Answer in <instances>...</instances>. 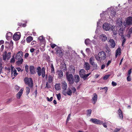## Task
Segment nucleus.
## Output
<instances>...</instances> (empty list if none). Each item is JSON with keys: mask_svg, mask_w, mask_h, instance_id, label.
<instances>
[{"mask_svg": "<svg viewBox=\"0 0 132 132\" xmlns=\"http://www.w3.org/2000/svg\"><path fill=\"white\" fill-rule=\"evenodd\" d=\"M103 28L105 31H108L111 29L114 35H116L117 34L116 27L113 26H111L109 23H104L103 24Z\"/></svg>", "mask_w": 132, "mask_h": 132, "instance_id": "nucleus-1", "label": "nucleus"}, {"mask_svg": "<svg viewBox=\"0 0 132 132\" xmlns=\"http://www.w3.org/2000/svg\"><path fill=\"white\" fill-rule=\"evenodd\" d=\"M94 56L96 60L101 62L105 59L106 55L104 52L102 51L99 52L97 55H95Z\"/></svg>", "mask_w": 132, "mask_h": 132, "instance_id": "nucleus-2", "label": "nucleus"}, {"mask_svg": "<svg viewBox=\"0 0 132 132\" xmlns=\"http://www.w3.org/2000/svg\"><path fill=\"white\" fill-rule=\"evenodd\" d=\"M23 53L21 51H19L17 53L15 56V59L18 60L17 62L18 64H22L23 61V59L22 58Z\"/></svg>", "mask_w": 132, "mask_h": 132, "instance_id": "nucleus-3", "label": "nucleus"}, {"mask_svg": "<svg viewBox=\"0 0 132 132\" xmlns=\"http://www.w3.org/2000/svg\"><path fill=\"white\" fill-rule=\"evenodd\" d=\"M37 72L39 76H40L42 75L43 77L44 78L45 77V71L44 67H43L41 69L40 67H38L37 69Z\"/></svg>", "mask_w": 132, "mask_h": 132, "instance_id": "nucleus-4", "label": "nucleus"}, {"mask_svg": "<svg viewBox=\"0 0 132 132\" xmlns=\"http://www.w3.org/2000/svg\"><path fill=\"white\" fill-rule=\"evenodd\" d=\"M24 81L25 84L28 85L30 88H32L33 86V83L31 78L26 77L24 79Z\"/></svg>", "mask_w": 132, "mask_h": 132, "instance_id": "nucleus-5", "label": "nucleus"}, {"mask_svg": "<svg viewBox=\"0 0 132 132\" xmlns=\"http://www.w3.org/2000/svg\"><path fill=\"white\" fill-rule=\"evenodd\" d=\"M123 24L125 27L132 24V17L131 16L128 17L125 21Z\"/></svg>", "mask_w": 132, "mask_h": 132, "instance_id": "nucleus-6", "label": "nucleus"}, {"mask_svg": "<svg viewBox=\"0 0 132 132\" xmlns=\"http://www.w3.org/2000/svg\"><path fill=\"white\" fill-rule=\"evenodd\" d=\"M66 77L70 84H72L73 83L74 78L72 74H69L68 72H67L66 74Z\"/></svg>", "mask_w": 132, "mask_h": 132, "instance_id": "nucleus-7", "label": "nucleus"}, {"mask_svg": "<svg viewBox=\"0 0 132 132\" xmlns=\"http://www.w3.org/2000/svg\"><path fill=\"white\" fill-rule=\"evenodd\" d=\"M11 53L9 52L7 53L6 51H5L3 55V60H5L6 59L9 60L11 57Z\"/></svg>", "mask_w": 132, "mask_h": 132, "instance_id": "nucleus-8", "label": "nucleus"}, {"mask_svg": "<svg viewBox=\"0 0 132 132\" xmlns=\"http://www.w3.org/2000/svg\"><path fill=\"white\" fill-rule=\"evenodd\" d=\"M11 76L13 79L15 77H16L18 75V73L16 69L14 68V67L12 65L11 67Z\"/></svg>", "mask_w": 132, "mask_h": 132, "instance_id": "nucleus-9", "label": "nucleus"}, {"mask_svg": "<svg viewBox=\"0 0 132 132\" xmlns=\"http://www.w3.org/2000/svg\"><path fill=\"white\" fill-rule=\"evenodd\" d=\"M108 13L109 12L110 13V15L111 16L114 17L116 14V13L114 11V9L112 7L110 8H108Z\"/></svg>", "mask_w": 132, "mask_h": 132, "instance_id": "nucleus-10", "label": "nucleus"}, {"mask_svg": "<svg viewBox=\"0 0 132 132\" xmlns=\"http://www.w3.org/2000/svg\"><path fill=\"white\" fill-rule=\"evenodd\" d=\"M20 33L19 32L15 33L13 35V39L15 40H19L20 38Z\"/></svg>", "mask_w": 132, "mask_h": 132, "instance_id": "nucleus-11", "label": "nucleus"}, {"mask_svg": "<svg viewBox=\"0 0 132 132\" xmlns=\"http://www.w3.org/2000/svg\"><path fill=\"white\" fill-rule=\"evenodd\" d=\"M93 97L92 99V102L94 104H95L97 101V96L95 93L93 94Z\"/></svg>", "mask_w": 132, "mask_h": 132, "instance_id": "nucleus-12", "label": "nucleus"}, {"mask_svg": "<svg viewBox=\"0 0 132 132\" xmlns=\"http://www.w3.org/2000/svg\"><path fill=\"white\" fill-rule=\"evenodd\" d=\"M56 73L58 75V77L59 79L61 78L63 75V72L61 70H57L56 72Z\"/></svg>", "mask_w": 132, "mask_h": 132, "instance_id": "nucleus-13", "label": "nucleus"}, {"mask_svg": "<svg viewBox=\"0 0 132 132\" xmlns=\"http://www.w3.org/2000/svg\"><path fill=\"white\" fill-rule=\"evenodd\" d=\"M61 86L63 91L66 90L67 88V83L65 81H63L61 82Z\"/></svg>", "mask_w": 132, "mask_h": 132, "instance_id": "nucleus-14", "label": "nucleus"}, {"mask_svg": "<svg viewBox=\"0 0 132 132\" xmlns=\"http://www.w3.org/2000/svg\"><path fill=\"white\" fill-rule=\"evenodd\" d=\"M65 91H63L62 93L63 95L65 96L67 94L69 96L71 95L72 92L70 89L69 88L67 92Z\"/></svg>", "mask_w": 132, "mask_h": 132, "instance_id": "nucleus-15", "label": "nucleus"}, {"mask_svg": "<svg viewBox=\"0 0 132 132\" xmlns=\"http://www.w3.org/2000/svg\"><path fill=\"white\" fill-rule=\"evenodd\" d=\"M23 88H22L19 91L16 95V97L18 99H19L21 97L23 94Z\"/></svg>", "mask_w": 132, "mask_h": 132, "instance_id": "nucleus-16", "label": "nucleus"}, {"mask_svg": "<svg viewBox=\"0 0 132 132\" xmlns=\"http://www.w3.org/2000/svg\"><path fill=\"white\" fill-rule=\"evenodd\" d=\"M100 39L102 42H105L107 39L106 36L103 34H102L99 36Z\"/></svg>", "mask_w": 132, "mask_h": 132, "instance_id": "nucleus-17", "label": "nucleus"}, {"mask_svg": "<svg viewBox=\"0 0 132 132\" xmlns=\"http://www.w3.org/2000/svg\"><path fill=\"white\" fill-rule=\"evenodd\" d=\"M49 65L51 68V72L52 75H54L55 74V71L54 68V67L53 65V64L52 63V62H50Z\"/></svg>", "mask_w": 132, "mask_h": 132, "instance_id": "nucleus-18", "label": "nucleus"}, {"mask_svg": "<svg viewBox=\"0 0 132 132\" xmlns=\"http://www.w3.org/2000/svg\"><path fill=\"white\" fill-rule=\"evenodd\" d=\"M110 43V45L112 48L116 46V43L113 39H111L109 40Z\"/></svg>", "mask_w": 132, "mask_h": 132, "instance_id": "nucleus-19", "label": "nucleus"}, {"mask_svg": "<svg viewBox=\"0 0 132 132\" xmlns=\"http://www.w3.org/2000/svg\"><path fill=\"white\" fill-rule=\"evenodd\" d=\"M121 53V49L119 47L116 50V57H117L118 55H120Z\"/></svg>", "mask_w": 132, "mask_h": 132, "instance_id": "nucleus-20", "label": "nucleus"}, {"mask_svg": "<svg viewBox=\"0 0 132 132\" xmlns=\"http://www.w3.org/2000/svg\"><path fill=\"white\" fill-rule=\"evenodd\" d=\"M121 38L122 42V45L123 46V45L125 43L126 41V39L124 35H122L121 36Z\"/></svg>", "mask_w": 132, "mask_h": 132, "instance_id": "nucleus-21", "label": "nucleus"}, {"mask_svg": "<svg viewBox=\"0 0 132 132\" xmlns=\"http://www.w3.org/2000/svg\"><path fill=\"white\" fill-rule=\"evenodd\" d=\"M84 67L86 70H88L90 68V65L88 62H85L84 65Z\"/></svg>", "mask_w": 132, "mask_h": 132, "instance_id": "nucleus-22", "label": "nucleus"}, {"mask_svg": "<svg viewBox=\"0 0 132 132\" xmlns=\"http://www.w3.org/2000/svg\"><path fill=\"white\" fill-rule=\"evenodd\" d=\"M85 71L84 69H81L80 70L79 75L81 77L85 74Z\"/></svg>", "mask_w": 132, "mask_h": 132, "instance_id": "nucleus-23", "label": "nucleus"}, {"mask_svg": "<svg viewBox=\"0 0 132 132\" xmlns=\"http://www.w3.org/2000/svg\"><path fill=\"white\" fill-rule=\"evenodd\" d=\"M80 77L78 75H75V81L76 83H77L80 81Z\"/></svg>", "mask_w": 132, "mask_h": 132, "instance_id": "nucleus-24", "label": "nucleus"}, {"mask_svg": "<svg viewBox=\"0 0 132 132\" xmlns=\"http://www.w3.org/2000/svg\"><path fill=\"white\" fill-rule=\"evenodd\" d=\"M118 114L119 115L120 118L121 119L123 118V114L121 110L120 109L118 110Z\"/></svg>", "mask_w": 132, "mask_h": 132, "instance_id": "nucleus-25", "label": "nucleus"}, {"mask_svg": "<svg viewBox=\"0 0 132 132\" xmlns=\"http://www.w3.org/2000/svg\"><path fill=\"white\" fill-rule=\"evenodd\" d=\"M30 71L31 74H33L35 73L34 67L33 66H31L30 67Z\"/></svg>", "mask_w": 132, "mask_h": 132, "instance_id": "nucleus-26", "label": "nucleus"}, {"mask_svg": "<svg viewBox=\"0 0 132 132\" xmlns=\"http://www.w3.org/2000/svg\"><path fill=\"white\" fill-rule=\"evenodd\" d=\"M33 39V38L31 36H29L27 38L26 40L27 43H30Z\"/></svg>", "mask_w": 132, "mask_h": 132, "instance_id": "nucleus-27", "label": "nucleus"}, {"mask_svg": "<svg viewBox=\"0 0 132 132\" xmlns=\"http://www.w3.org/2000/svg\"><path fill=\"white\" fill-rule=\"evenodd\" d=\"M85 43L86 45L90 44L91 43V41L89 39H86L85 41Z\"/></svg>", "mask_w": 132, "mask_h": 132, "instance_id": "nucleus-28", "label": "nucleus"}, {"mask_svg": "<svg viewBox=\"0 0 132 132\" xmlns=\"http://www.w3.org/2000/svg\"><path fill=\"white\" fill-rule=\"evenodd\" d=\"M53 77L49 75L48 77V82L50 83H52L53 81Z\"/></svg>", "mask_w": 132, "mask_h": 132, "instance_id": "nucleus-29", "label": "nucleus"}, {"mask_svg": "<svg viewBox=\"0 0 132 132\" xmlns=\"http://www.w3.org/2000/svg\"><path fill=\"white\" fill-rule=\"evenodd\" d=\"M122 23V21L121 19H119L118 20V21L117 23V25L118 26H121Z\"/></svg>", "mask_w": 132, "mask_h": 132, "instance_id": "nucleus-30", "label": "nucleus"}, {"mask_svg": "<svg viewBox=\"0 0 132 132\" xmlns=\"http://www.w3.org/2000/svg\"><path fill=\"white\" fill-rule=\"evenodd\" d=\"M90 74V73H88L87 74H85L84 75H83L82 77H81V78H83L84 80H85L87 79V77Z\"/></svg>", "mask_w": 132, "mask_h": 132, "instance_id": "nucleus-31", "label": "nucleus"}, {"mask_svg": "<svg viewBox=\"0 0 132 132\" xmlns=\"http://www.w3.org/2000/svg\"><path fill=\"white\" fill-rule=\"evenodd\" d=\"M12 35V34L11 32H9L7 33L6 37V39H9L10 37H11Z\"/></svg>", "mask_w": 132, "mask_h": 132, "instance_id": "nucleus-32", "label": "nucleus"}, {"mask_svg": "<svg viewBox=\"0 0 132 132\" xmlns=\"http://www.w3.org/2000/svg\"><path fill=\"white\" fill-rule=\"evenodd\" d=\"M61 69L64 71H65L67 70L66 65L64 63L63 64L61 67Z\"/></svg>", "mask_w": 132, "mask_h": 132, "instance_id": "nucleus-33", "label": "nucleus"}, {"mask_svg": "<svg viewBox=\"0 0 132 132\" xmlns=\"http://www.w3.org/2000/svg\"><path fill=\"white\" fill-rule=\"evenodd\" d=\"M95 59L93 56L91 57L89 59V63L91 64L94 63V61Z\"/></svg>", "mask_w": 132, "mask_h": 132, "instance_id": "nucleus-34", "label": "nucleus"}, {"mask_svg": "<svg viewBox=\"0 0 132 132\" xmlns=\"http://www.w3.org/2000/svg\"><path fill=\"white\" fill-rule=\"evenodd\" d=\"M55 88L57 90H59L60 89V84H56L55 85Z\"/></svg>", "mask_w": 132, "mask_h": 132, "instance_id": "nucleus-35", "label": "nucleus"}, {"mask_svg": "<svg viewBox=\"0 0 132 132\" xmlns=\"http://www.w3.org/2000/svg\"><path fill=\"white\" fill-rule=\"evenodd\" d=\"M97 119H90V121H92V122H93L95 124H96L97 121Z\"/></svg>", "mask_w": 132, "mask_h": 132, "instance_id": "nucleus-36", "label": "nucleus"}, {"mask_svg": "<svg viewBox=\"0 0 132 132\" xmlns=\"http://www.w3.org/2000/svg\"><path fill=\"white\" fill-rule=\"evenodd\" d=\"M91 65L93 66L94 68L95 69H97V65L96 63H95V62L91 64Z\"/></svg>", "mask_w": 132, "mask_h": 132, "instance_id": "nucleus-37", "label": "nucleus"}, {"mask_svg": "<svg viewBox=\"0 0 132 132\" xmlns=\"http://www.w3.org/2000/svg\"><path fill=\"white\" fill-rule=\"evenodd\" d=\"M26 94L27 95H28L30 92V89L28 87H26Z\"/></svg>", "mask_w": 132, "mask_h": 132, "instance_id": "nucleus-38", "label": "nucleus"}, {"mask_svg": "<svg viewBox=\"0 0 132 132\" xmlns=\"http://www.w3.org/2000/svg\"><path fill=\"white\" fill-rule=\"evenodd\" d=\"M38 39L40 42H43L44 40V38L42 36H40L38 38Z\"/></svg>", "mask_w": 132, "mask_h": 132, "instance_id": "nucleus-39", "label": "nucleus"}, {"mask_svg": "<svg viewBox=\"0 0 132 132\" xmlns=\"http://www.w3.org/2000/svg\"><path fill=\"white\" fill-rule=\"evenodd\" d=\"M13 44L12 42L11 41L10 44V46L9 47L10 49L11 50H12L13 48Z\"/></svg>", "mask_w": 132, "mask_h": 132, "instance_id": "nucleus-40", "label": "nucleus"}, {"mask_svg": "<svg viewBox=\"0 0 132 132\" xmlns=\"http://www.w3.org/2000/svg\"><path fill=\"white\" fill-rule=\"evenodd\" d=\"M15 59L14 58V55H13L12 56V58L10 62L11 63H14L15 62Z\"/></svg>", "mask_w": 132, "mask_h": 132, "instance_id": "nucleus-41", "label": "nucleus"}, {"mask_svg": "<svg viewBox=\"0 0 132 132\" xmlns=\"http://www.w3.org/2000/svg\"><path fill=\"white\" fill-rule=\"evenodd\" d=\"M56 52V53H57L59 51H60V50H61V48L59 47H57L56 48H55Z\"/></svg>", "mask_w": 132, "mask_h": 132, "instance_id": "nucleus-42", "label": "nucleus"}, {"mask_svg": "<svg viewBox=\"0 0 132 132\" xmlns=\"http://www.w3.org/2000/svg\"><path fill=\"white\" fill-rule=\"evenodd\" d=\"M110 76V75H106L104 77L103 79L104 80H106Z\"/></svg>", "mask_w": 132, "mask_h": 132, "instance_id": "nucleus-43", "label": "nucleus"}, {"mask_svg": "<svg viewBox=\"0 0 132 132\" xmlns=\"http://www.w3.org/2000/svg\"><path fill=\"white\" fill-rule=\"evenodd\" d=\"M103 121L98 119L96 124L101 125L103 124Z\"/></svg>", "mask_w": 132, "mask_h": 132, "instance_id": "nucleus-44", "label": "nucleus"}, {"mask_svg": "<svg viewBox=\"0 0 132 132\" xmlns=\"http://www.w3.org/2000/svg\"><path fill=\"white\" fill-rule=\"evenodd\" d=\"M92 110H88L87 111V115L90 116Z\"/></svg>", "mask_w": 132, "mask_h": 132, "instance_id": "nucleus-45", "label": "nucleus"}, {"mask_svg": "<svg viewBox=\"0 0 132 132\" xmlns=\"http://www.w3.org/2000/svg\"><path fill=\"white\" fill-rule=\"evenodd\" d=\"M57 97L58 100H60L61 98V96L60 94L56 95Z\"/></svg>", "mask_w": 132, "mask_h": 132, "instance_id": "nucleus-46", "label": "nucleus"}, {"mask_svg": "<svg viewBox=\"0 0 132 132\" xmlns=\"http://www.w3.org/2000/svg\"><path fill=\"white\" fill-rule=\"evenodd\" d=\"M3 68L2 67V64L0 62V75L2 71Z\"/></svg>", "mask_w": 132, "mask_h": 132, "instance_id": "nucleus-47", "label": "nucleus"}, {"mask_svg": "<svg viewBox=\"0 0 132 132\" xmlns=\"http://www.w3.org/2000/svg\"><path fill=\"white\" fill-rule=\"evenodd\" d=\"M86 51L88 54L90 53L91 52L90 49L88 48H86Z\"/></svg>", "mask_w": 132, "mask_h": 132, "instance_id": "nucleus-48", "label": "nucleus"}, {"mask_svg": "<svg viewBox=\"0 0 132 132\" xmlns=\"http://www.w3.org/2000/svg\"><path fill=\"white\" fill-rule=\"evenodd\" d=\"M72 92L73 93H75L76 91V89L74 87H72V88H71Z\"/></svg>", "mask_w": 132, "mask_h": 132, "instance_id": "nucleus-49", "label": "nucleus"}, {"mask_svg": "<svg viewBox=\"0 0 132 132\" xmlns=\"http://www.w3.org/2000/svg\"><path fill=\"white\" fill-rule=\"evenodd\" d=\"M71 116V114H69L68 115V117H67V121H66L67 122H68L69 120L70 119V118Z\"/></svg>", "mask_w": 132, "mask_h": 132, "instance_id": "nucleus-50", "label": "nucleus"}, {"mask_svg": "<svg viewBox=\"0 0 132 132\" xmlns=\"http://www.w3.org/2000/svg\"><path fill=\"white\" fill-rule=\"evenodd\" d=\"M131 70L132 69H130L128 71V76H130V75L131 73Z\"/></svg>", "mask_w": 132, "mask_h": 132, "instance_id": "nucleus-51", "label": "nucleus"}, {"mask_svg": "<svg viewBox=\"0 0 132 132\" xmlns=\"http://www.w3.org/2000/svg\"><path fill=\"white\" fill-rule=\"evenodd\" d=\"M50 45L51 47L52 48H54L56 46V45L55 44H51Z\"/></svg>", "mask_w": 132, "mask_h": 132, "instance_id": "nucleus-52", "label": "nucleus"}, {"mask_svg": "<svg viewBox=\"0 0 132 132\" xmlns=\"http://www.w3.org/2000/svg\"><path fill=\"white\" fill-rule=\"evenodd\" d=\"M127 80L128 81H129L131 80V78L130 77V76H128L127 78Z\"/></svg>", "mask_w": 132, "mask_h": 132, "instance_id": "nucleus-53", "label": "nucleus"}, {"mask_svg": "<svg viewBox=\"0 0 132 132\" xmlns=\"http://www.w3.org/2000/svg\"><path fill=\"white\" fill-rule=\"evenodd\" d=\"M50 85L48 84V82H47L46 83V88H50Z\"/></svg>", "mask_w": 132, "mask_h": 132, "instance_id": "nucleus-54", "label": "nucleus"}, {"mask_svg": "<svg viewBox=\"0 0 132 132\" xmlns=\"http://www.w3.org/2000/svg\"><path fill=\"white\" fill-rule=\"evenodd\" d=\"M18 25L19 26H22L23 27H25L26 26V25L25 24H22V23H18Z\"/></svg>", "mask_w": 132, "mask_h": 132, "instance_id": "nucleus-55", "label": "nucleus"}, {"mask_svg": "<svg viewBox=\"0 0 132 132\" xmlns=\"http://www.w3.org/2000/svg\"><path fill=\"white\" fill-rule=\"evenodd\" d=\"M112 85L113 86H115L117 85V84L116 82L112 81Z\"/></svg>", "mask_w": 132, "mask_h": 132, "instance_id": "nucleus-56", "label": "nucleus"}, {"mask_svg": "<svg viewBox=\"0 0 132 132\" xmlns=\"http://www.w3.org/2000/svg\"><path fill=\"white\" fill-rule=\"evenodd\" d=\"M25 70L27 72H28L29 71L28 70V67L27 65H26L25 67Z\"/></svg>", "mask_w": 132, "mask_h": 132, "instance_id": "nucleus-57", "label": "nucleus"}, {"mask_svg": "<svg viewBox=\"0 0 132 132\" xmlns=\"http://www.w3.org/2000/svg\"><path fill=\"white\" fill-rule=\"evenodd\" d=\"M120 130V128H116L113 131V132H117L119 131Z\"/></svg>", "mask_w": 132, "mask_h": 132, "instance_id": "nucleus-58", "label": "nucleus"}, {"mask_svg": "<svg viewBox=\"0 0 132 132\" xmlns=\"http://www.w3.org/2000/svg\"><path fill=\"white\" fill-rule=\"evenodd\" d=\"M47 98L48 101L50 102L52 101L53 100V97H51L50 98H49L48 97H47Z\"/></svg>", "mask_w": 132, "mask_h": 132, "instance_id": "nucleus-59", "label": "nucleus"}, {"mask_svg": "<svg viewBox=\"0 0 132 132\" xmlns=\"http://www.w3.org/2000/svg\"><path fill=\"white\" fill-rule=\"evenodd\" d=\"M103 127L105 128H106L107 127V124L106 123H103Z\"/></svg>", "mask_w": 132, "mask_h": 132, "instance_id": "nucleus-60", "label": "nucleus"}, {"mask_svg": "<svg viewBox=\"0 0 132 132\" xmlns=\"http://www.w3.org/2000/svg\"><path fill=\"white\" fill-rule=\"evenodd\" d=\"M29 54L28 53H26L24 55V57L25 58H27L29 56Z\"/></svg>", "mask_w": 132, "mask_h": 132, "instance_id": "nucleus-61", "label": "nucleus"}, {"mask_svg": "<svg viewBox=\"0 0 132 132\" xmlns=\"http://www.w3.org/2000/svg\"><path fill=\"white\" fill-rule=\"evenodd\" d=\"M119 35L121 36L122 35H123V32L122 31H120L119 30Z\"/></svg>", "mask_w": 132, "mask_h": 132, "instance_id": "nucleus-62", "label": "nucleus"}, {"mask_svg": "<svg viewBox=\"0 0 132 132\" xmlns=\"http://www.w3.org/2000/svg\"><path fill=\"white\" fill-rule=\"evenodd\" d=\"M105 64H103L101 67V69H103L105 68Z\"/></svg>", "mask_w": 132, "mask_h": 132, "instance_id": "nucleus-63", "label": "nucleus"}, {"mask_svg": "<svg viewBox=\"0 0 132 132\" xmlns=\"http://www.w3.org/2000/svg\"><path fill=\"white\" fill-rule=\"evenodd\" d=\"M36 43V42L34 40L31 43V45H33L34 44H35Z\"/></svg>", "mask_w": 132, "mask_h": 132, "instance_id": "nucleus-64", "label": "nucleus"}]
</instances>
